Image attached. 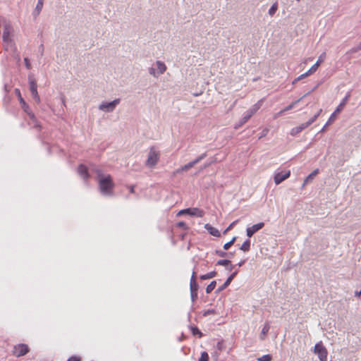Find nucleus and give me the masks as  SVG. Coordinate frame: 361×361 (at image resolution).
<instances>
[{"instance_id": "1", "label": "nucleus", "mask_w": 361, "mask_h": 361, "mask_svg": "<svg viewBox=\"0 0 361 361\" xmlns=\"http://www.w3.org/2000/svg\"><path fill=\"white\" fill-rule=\"evenodd\" d=\"M98 180H99V186L100 191L102 194L111 195L113 193V189L114 188V183L112 180L111 176L110 175H107L104 176L100 171H97Z\"/></svg>"}, {"instance_id": "2", "label": "nucleus", "mask_w": 361, "mask_h": 361, "mask_svg": "<svg viewBox=\"0 0 361 361\" xmlns=\"http://www.w3.org/2000/svg\"><path fill=\"white\" fill-rule=\"evenodd\" d=\"M159 160V152L154 147H151L149 152L148 157L146 161V165L149 167H154Z\"/></svg>"}, {"instance_id": "3", "label": "nucleus", "mask_w": 361, "mask_h": 361, "mask_svg": "<svg viewBox=\"0 0 361 361\" xmlns=\"http://www.w3.org/2000/svg\"><path fill=\"white\" fill-rule=\"evenodd\" d=\"M322 109H320L317 114H315L311 119L309 120V121H307V123H302L300 126H298V127H295V128H293L292 130H291V132H290V134L292 135H297L298 133H300L302 130H304L305 128H307L309 126H310L312 123H314L315 121V120L317 118V117L319 116V114H321L322 112Z\"/></svg>"}, {"instance_id": "4", "label": "nucleus", "mask_w": 361, "mask_h": 361, "mask_svg": "<svg viewBox=\"0 0 361 361\" xmlns=\"http://www.w3.org/2000/svg\"><path fill=\"white\" fill-rule=\"evenodd\" d=\"M349 97H350V94H348L345 96V97L343 99V101L337 106V108L336 109L334 112L331 115V116L329 117V118L326 124V126L331 124V123H333L334 121V120L336 119V115L338 114L342 111V109L346 104V102Z\"/></svg>"}, {"instance_id": "5", "label": "nucleus", "mask_w": 361, "mask_h": 361, "mask_svg": "<svg viewBox=\"0 0 361 361\" xmlns=\"http://www.w3.org/2000/svg\"><path fill=\"white\" fill-rule=\"evenodd\" d=\"M29 352V347L26 344L20 343L13 347L12 353L16 357H21L26 355Z\"/></svg>"}, {"instance_id": "6", "label": "nucleus", "mask_w": 361, "mask_h": 361, "mask_svg": "<svg viewBox=\"0 0 361 361\" xmlns=\"http://www.w3.org/2000/svg\"><path fill=\"white\" fill-rule=\"evenodd\" d=\"M314 352L317 354L321 361H326L327 359V350L322 343H317Z\"/></svg>"}, {"instance_id": "7", "label": "nucleus", "mask_w": 361, "mask_h": 361, "mask_svg": "<svg viewBox=\"0 0 361 361\" xmlns=\"http://www.w3.org/2000/svg\"><path fill=\"white\" fill-rule=\"evenodd\" d=\"M261 101L255 104L246 113L245 116L242 118L241 124L245 123L261 107Z\"/></svg>"}, {"instance_id": "8", "label": "nucleus", "mask_w": 361, "mask_h": 361, "mask_svg": "<svg viewBox=\"0 0 361 361\" xmlns=\"http://www.w3.org/2000/svg\"><path fill=\"white\" fill-rule=\"evenodd\" d=\"M290 176V171L287 170L284 171L276 172L274 176V180L276 185H279L283 180L288 178Z\"/></svg>"}, {"instance_id": "9", "label": "nucleus", "mask_w": 361, "mask_h": 361, "mask_svg": "<svg viewBox=\"0 0 361 361\" xmlns=\"http://www.w3.org/2000/svg\"><path fill=\"white\" fill-rule=\"evenodd\" d=\"M30 90L32 93V96L37 103H39L40 99L37 90V83L34 79H30Z\"/></svg>"}, {"instance_id": "10", "label": "nucleus", "mask_w": 361, "mask_h": 361, "mask_svg": "<svg viewBox=\"0 0 361 361\" xmlns=\"http://www.w3.org/2000/svg\"><path fill=\"white\" fill-rule=\"evenodd\" d=\"M264 226L263 222L258 223L257 224L253 225L251 227H249L246 230L247 235L250 238L252 237L256 232L262 228Z\"/></svg>"}, {"instance_id": "11", "label": "nucleus", "mask_w": 361, "mask_h": 361, "mask_svg": "<svg viewBox=\"0 0 361 361\" xmlns=\"http://www.w3.org/2000/svg\"><path fill=\"white\" fill-rule=\"evenodd\" d=\"M187 211L188 214L190 216L202 217L204 215V212L199 208H188Z\"/></svg>"}, {"instance_id": "12", "label": "nucleus", "mask_w": 361, "mask_h": 361, "mask_svg": "<svg viewBox=\"0 0 361 361\" xmlns=\"http://www.w3.org/2000/svg\"><path fill=\"white\" fill-rule=\"evenodd\" d=\"M78 173L85 180L89 178V173L86 166L80 164L78 167Z\"/></svg>"}, {"instance_id": "13", "label": "nucleus", "mask_w": 361, "mask_h": 361, "mask_svg": "<svg viewBox=\"0 0 361 361\" xmlns=\"http://www.w3.org/2000/svg\"><path fill=\"white\" fill-rule=\"evenodd\" d=\"M119 102V99H115L111 102L101 104L99 109L105 111H111L114 109L116 104Z\"/></svg>"}, {"instance_id": "14", "label": "nucleus", "mask_w": 361, "mask_h": 361, "mask_svg": "<svg viewBox=\"0 0 361 361\" xmlns=\"http://www.w3.org/2000/svg\"><path fill=\"white\" fill-rule=\"evenodd\" d=\"M202 157L197 158V159L191 161V162H189L188 164L183 166L180 169H178L176 171L177 173H180L181 171H188V169H190V168L193 167L195 164H196L197 163H198L201 159H202Z\"/></svg>"}, {"instance_id": "15", "label": "nucleus", "mask_w": 361, "mask_h": 361, "mask_svg": "<svg viewBox=\"0 0 361 361\" xmlns=\"http://www.w3.org/2000/svg\"><path fill=\"white\" fill-rule=\"evenodd\" d=\"M204 228L213 236L220 237L221 235L219 231L209 224L204 225Z\"/></svg>"}, {"instance_id": "16", "label": "nucleus", "mask_w": 361, "mask_h": 361, "mask_svg": "<svg viewBox=\"0 0 361 361\" xmlns=\"http://www.w3.org/2000/svg\"><path fill=\"white\" fill-rule=\"evenodd\" d=\"M317 71V68H316V66H314V65L312 66L311 68L307 72L300 75L298 78H296L295 80L293 82V84L295 83V81L302 80V79L312 75V73H315Z\"/></svg>"}, {"instance_id": "17", "label": "nucleus", "mask_w": 361, "mask_h": 361, "mask_svg": "<svg viewBox=\"0 0 361 361\" xmlns=\"http://www.w3.org/2000/svg\"><path fill=\"white\" fill-rule=\"evenodd\" d=\"M190 288L191 292V296L192 298L197 297V291L198 289V284L196 281H190Z\"/></svg>"}, {"instance_id": "18", "label": "nucleus", "mask_w": 361, "mask_h": 361, "mask_svg": "<svg viewBox=\"0 0 361 361\" xmlns=\"http://www.w3.org/2000/svg\"><path fill=\"white\" fill-rule=\"evenodd\" d=\"M237 271L233 272L231 276L226 279L224 285L219 288V291L223 290L224 288H226L232 281V280L234 279V277L237 274Z\"/></svg>"}, {"instance_id": "19", "label": "nucleus", "mask_w": 361, "mask_h": 361, "mask_svg": "<svg viewBox=\"0 0 361 361\" xmlns=\"http://www.w3.org/2000/svg\"><path fill=\"white\" fill-rule=\"evenodd\" d=\"M269 329H270V326L268 323H266L264 326V327L262 328V331L260 333V335H259V338L261 340H264L265 338H266V336L267 334V333L269 332Z\"/></svg>"}, {"instance_id": "20", "label": "nucleus", "mask_w": 361, "mask_h": 361, "mask_svg": "<svg viewBox=\"0 0 361 361\" xmlns=\"http://www.w3.org/2000/svg\"><path fill=\"white\" fill-rule=\"evenodd\" d=\"M302 98L298 99V100H295V102H292L290 105L285 107L283 110H281L279 114H283V113L292 109L298 103L300 102Z\"/></svg>"}, {"instance_id": "21", "label": "nucleus", "mask_w": 361, "mask_h": 361, "mask_svg": "<svg viewBox=\"0 0 361 361\" xmlns=\"http://www.w3.org/2000/svg\"><path fill=\"white\" fill-rule=\"evenodd\" d=\"M216 276V272L213 271L209 272L206 274L201 275L200 279H202V280L209 279H212V278L215 277Z\"/></svg>"}, {"instance_id": "22", "label": "nucleus", "mask_w": 361, "mask_h": 361, "mask_svg": "<svg viewBox=\"0 0 361 361\" xmlns=\"http://www.w3.org/2000/svg\"><path fill=\"white\" fill-rule=\"evenodd\" d=\"M326 58V53L323 52L318 58L317 62L314 64V66H316V68L318 69L319 66L324 62V59Z\"/></svg>"}, {"instance_id": "23", "label": "nucleus", "mask_w": 361, "mask_h": 361, "mask_svg": "<svg viewBox=\"0 0 361 361\" xmlns=\"http://www.w3.org/2000/svg\"><path fill=\"white\" fill-rule=\"evenodd\" d=\"M16 92L18 93V99H19L20 103L22 105V107L25 109V111H26V109L28 106L26 104V103H25V100L23 99V98L22 97V96L20 94V90H16Z\"/></svg>"}, {"instance_id": "24", "label": "nucleus", "mask_w": 361, "mask_h": 361, "mask_svg": "<svg viewBox=\"0 0 361 361\" xmlns=\"http://www.w3.org/2000/svg\"><path fill=\"white\" fill-rule=\"evenodd\" d=\"M250 240H245L243 245H241L240 247V250L244 251V252H247L250 250Z\"/></svg>"}, {"instance_id": "25", "label": "nucleus", "mask_w": 361, "mask_h": 361, "mask_svg": "<svg viewBox=\"0 0 361 361\" xmlns=\"http://www.w3.org/2000/svg\"><path fill=\"white\" fill-rule=\"evenodd\" d=\"M216 281H212L206 288V293H212L214 289L216 287Z\"/></svg>"}, {"instance_id": "26", "label": "nucleus", "mask_w": 361, "mask_h": 361, "mask_svg": "<svg viewBox=\"0 0 361 361\" xmlns=\"http://www.w3.org/2000/svg\"><path fill=\"white\" fill-rule=\"evenodd\" d=\"M157 68L159 70V73L161 74L166 71V66L164 63H163L160 61H157Z\"/></svg>"}, {"instance_id": "27", "label": "nucleus", "mask_w": 361, "mask_h": 361, "mask_svg": "<svg viewBox=\"0 0 361 361\" xmlns=\"http://www.w3.org/2000/svg\"><path fill=\"white\" fill-rule=\"evenodd\" d=\"M318 173L319 169H315L310 175H308L306 178L307 179V180L311 182Z\"/></svg>"}, {"instance_id": "28", "label": "nucleus", "mask_w": 361, "mask_h": 361, "mask_svg": "<svg viewBox=\"0 0 361 361\" xmlns=\"http://www.w3.org/2000/svg\"><path fill=\"white\" fill-rule=\"evenodd\" d=\"M191 331L193 335H197L199 338L202 336V333L200 331V329L196 326L191 327Z\"/></svg>"}, {"instance_id": "29", "label": "nucleus", "mask_w": 361, "mask_h": 361, "mask_svg": "<svg viewBox=\"0 0 361 361\" xmlns=\"http://www.w3.org/2000/svg\"><path fill=\"white\" fill-rule=\"evenodd\" d=\"M272 356L271 355H264L257 359V361H271Z\"/></svg>"}, {"instance_id": "30", "label": "nucleus", "mask_w": 361, "mask_h": 361, "mask_svg": "<svg viewBox=\"0 0 361 361\" xmlns=\"http://www.w3.org/2000/svg\"><path fill=\"white\" fill-rule=\"evenodd\" d=\"M235 240H236V237H233L229 242L224 244V249L226 250H228L230 248V247L233 245Z\"/></svg>"}, {"instance_id": "31", "label": "nucleus", "mask_w": 361, "mask_h": 361, "mask_svg": "<svg viewBox=\"0 0 361 361\" xmlns=\"http://www.w3.org/2000/svg\"><path fill=\"white\" fill-rule=\"evenodd\" d=\"M209 357L207 352L204 351L201 353L199 361H209Z\"/></svg>"}, {"instance_id": "32", "label": "nucleus", "mask_w": 361, "mask_h": 361, "mask_svg": "<svg viewBox=\"0 0 361 361\" xmlns=\"http://www.w3.org/2000/svg\"><path fill=\"white\" fill-rule=\"evenodd\" d=\"M278 9V4L277 3H274L271 7L270 8L269 11V13L271 15V16H273L276 11H277Z\"/></svg>"}, {"instance_id": "33", "label": "nucleus", "mask_w": 361, "mask_h": 361, "mask_svg": "<svg viewBox=\"0 0 361 361\" xmlns=\"http://www.w3.org/2000/svg\"><path fill=\"white\" fill-rule=\"evenodd\" d=\"M3 37L5 41H8L10 39V35H9V31H8V28H6L4 30Z\"/></svg>"}, {"instance_id": "34", "label": "nucleus", "mask_w": 361, "mask_h": 361, "mask_svg": "<svg viewBox=\"0 0 361 361\" xmlns=\"http://www.w3.org/2000/svg\"><path fill=\"white\" fill-rule=\"evenodd\" d=\"M231 262L228 259H221L217 262L218 265L227 266L230 264Z\"/></svg>"}, {"instance_id": "35", "label": "nucleus", "mask_w": 361, "mask_h": 361, "mask_svg": "<svg viewBox=\"0 0 361 361\" xmlns=\"http://www.w3.org/2000/svg\"><path fill=\"white\" fill-rule=\"evenodd\" d=\"M176 226L179 228H183V230H187L188 229V226L186 225V224L183 221H179L177 223Z\"/></svg>"}, {"instance_id": "36", "label": "nucleus", "mask_w": 361, "mask_h": 361, "mask_svg": "<svg viewBox=\"0 0 361 361\" xmlns=\"http://www.w3.org/2000/svg\"><path fill=\"white\" fill-rule=\"evenodd\" d=\"M80 357L77 355L72 356L68 358V361H80Z\"/></svg>"}, {"instance_id": "37", "label": "nucleus", "mask_w": 361, "mask_h": 361, "mask_svg": "<svg viewBox=\"0 0 361 361\" xmlns=\"http://www.w3.org/2000/svg\"><path fill=\"white\" fill-rule=\"evenodd\" d=\"M42 5H43V0H38L36 8L39 11L42 8Z\"/></svg>"}, {"instance_id": "38", "label": "nucleus", "mask_w": 361, "mask_h": 361, "mask_svg": "<svg viewBox=\"0 0 361 361\" xmlns=\"http://www.w3.org/2000/svg\"><path fill=\"white\" fill-rule=\"evenodd\" d=\"M24 61H25V64L26 68L27 69H30L31 68V64H30L28 59L27 58H25Z\"/></svg>"}, {"instance_id": "39", "label": "nucleus", "mask_w": 361, "mask_h": 361, "mask_svg": "<svg viewBox=\"0 0 361 361\" xmlns=\"http://www.w3.org/2000/svg\"><path fill=\"white\" fill-rule=\"evenodd\" d=\"M236 222H237V221H233V223H231V224L228 226V228L224 231V233H226L228 231L231 230V229L233 228V226L235 225V224Z\"/></svg>"}, {"instance_id": "40", "label": "nucleus", "mask_w": 361, "mask_h": 361, "mask_svg": "<svg viewBox=\"0 0 361 361\" xmlns=\"http://www.w3.org/2000/svg\"><path fill=\"white\" fill-rule=\"evenodd\" d=\"M183 214H188L187 209H182L180 211H179L178 213V216L183 215Z\"/></svg>"}, {"instance_id": "41", "label": "nucleus", "mask_w": 361, "mask_h": 361, "mask_svg": "<svg viewBox=\"0 0 361 361\" xmlns=\"http://www.w3.org/2000/svg\"><path fill=\"white\" fill-rule=\"evenodd\" d=\"M190 281H196V273L195 271L192 272V274L190 278Z\"/></svg>"}, {"instance_id": "42", "label": "nucleus", "mask_w": 361, "mask_h": 361, "mask_svg": "<svg viewBox=\"0 0 361 361\" xmlns=\"http://www.w3.org/2000/svg\"><path fill=\"white\" fill-rule=\"evenodd\" d=\"M129 190H130V193H134L135 192V186L133 185H130L129 187Z\"/></svg>"}, {"instance_id": "43", "label": "nucleus", "mask_w": 361, "mask_h": 361, "mask_svg": "<svg viewBox=\"0 0 361 361\" xmlns=\"http://www.w3.org/2000/svg\"><path fill=\"white\" fill-rule=\"evenodd\" d=\"M310 183V181H309V180H307V178H305V180H304V183H303V184H302V188H304V187H305L307 183Z\"/></svg>"}, {"instance_id": "44", "label": "nucleus", "mask_w": 361, "mask_h": 361, "mask_svg": "<svg viewBox=\"0 0 361 361\" xmlns=\"http://www.w3.org/2000/svg\"><path fill=\"white\" fill-rule=\"evenodd\" d=\"M355 295L357 296V297L360 296L361 295V290L359 291V292L358 291L355 292Z\"/></svg>"}, {"instance_id": "45", "label": "nucleus", "mask_w": 361, "mask_h": 361, "mask_svg": "<svg viewBox=\"0 0 361 361\" xmlns=\"http://www.w3.org/2000/svg\"><path fill=\"white\" fill-rule=\"evenodd\" d=\"M357 49H359V50H360V49H361V42L359 44L358 47H357Z\"/></svg>"}, {"instance_id": "46", "label": "nucleus", "mask_w": 361, "mask_h": 361, "mask_svg": "<svg viewBox=\"0 0 361 361\" xmlns=\"http://www.w3.org/2000/svg\"><path fill=\"white\" fill-rule=\"evenodd\" d=\"M151 74H153L154 75V69H152L151 71H150Z\"/></svg>"}, {"instance_id": "47", "label": "nucleus", "mask_w": 361, "mask_h": 361, "mask_svg": "<svg viewBox=\"0 0 361 361\" xmlns=\"http://www.w3.org/2000/svg\"><path fill=\"white\" fill-rule=\"evenodd\" d=\"M225 255H226V253L222 252V253H221L219 255H220V256H221V257H224Z\"/></svg>"}]
</instances>
